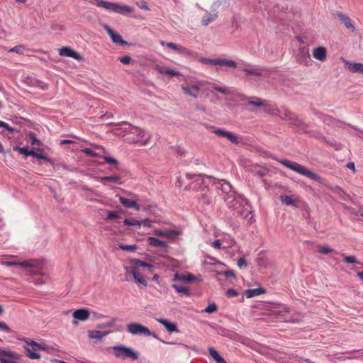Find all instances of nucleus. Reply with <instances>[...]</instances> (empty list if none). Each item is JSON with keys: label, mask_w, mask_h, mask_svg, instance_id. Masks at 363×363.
I'll return each mask as SVG.
<instances>
[{"label": "nucleus", "mask_w": 363, "mask_h": 363, "mask_svg": "<svg viewBox=\"0 0 363 363\" xmlns=\"http://www.w3.org/2000/svg\"><path fill=\"white\" fill-rule=\"evenodd\" d=\"M114 355L116 357L123 359L130 358L133 360H136L139 357V353L132 348L125 347L124 345H118L113 347Z\"/></svg>", "instance_id": "obj_6"}, {"label": "nucleus", "mask_w": 363, "mask_h": 363, "mask_svg": "<svg viewBox=\"0 0 363 363\" xmlns=\"http://www.w3.org/2000/svg\"><path fill=\"white\" fill-rule=\"evenodd\" d=\"M0 329L5 331L6 333H10V331H11V329L9 328V327L5 323L1 322V321H0Z\"/></svg>", "instance_id": "obj_64"}, {"label": "nucleus", "mask_w": 363, "mask_h": 363, "mask_svg": "<svg viewBox=\"0 0 363 363\" xmlns=\"http://www.w3.org/2000/svg\"><path fill=\"white\" fill-rule=\"evenodd\" d=\"M121 125H126L128 126V128H125V130L129 133L127 140L130 143H140L142 145H145L150 140V134L146 133L144 130L136 126H133L128 122H122Z\"/></svg>", "instance_id": "obj_3"}, {"label": "nucleus", "mask_w": 363, "mask_h": 363, "mask_svg": "<svg viewBox=\"0 0 363 363\" xmlns=\"http://www.w3.org/2000/svg\"><path fill=\"white\" fill-rule=\"evenodd\" d=\"M182 89L186 94H188L194 98H197L200 89L197 85H193L190 86H182Z\"/></svg>", "instance_id": "obj_20"}, {"label": "nucleus", "mask_w": 363, "mask_h": 363, "mask_svg": "<svg viewBox=\"0 0 363 363\" xmlns=\"http://www.w3.org/2000/svg\"><path fill=\"white\" fill-rule=\"evenodd\" d=\"M345 67L352 73H359L363 74V63L361 62H352L347 60H344Z\"/></svg>", "instance_id": "obj_14"}, {"label": "nucleus", "mask_w": 363, "mask_h": 363, "mask_svg": "<svg viewBox=\"0 0 363 363\" xmlns=\"http://www.w3.org/2000/svg\"><path fill=\"white\" fill-rule=\"evenodd\" d=\"M118 247L121 250L126 251H134L138 248V246L136 245L120 244Z\"/></svg>", "instance_id": "obj_42"}, {"label": "nucleus", "mask_w": 363, "mask_h": 363, "mask_svg": "<svg viewBox=\"0 0 363 363\" xmlns=\"http://www.w3.org/2000/svg\"><path fill=\"white\" fill-rule=\"evenodd\" d=\"M110 333L111 331L89 330L88 337L91 339H97L101 340Z\"/></svg>", "instance_id": "obj_22"}, {"label": "nucleus", "mask_w": 363, "mask_h": 363, "mask_svg": "<svg viewBox=\"0 0 363 363\" xmlns=\"http://www.w3.org/2000/svg\"><path fill=\"white\" fill-rule=\"evenodd\" d=\"M344 262L350 264H359L354 256H344Z\"/></svg>", "instance_id": "obj_51"}, {"label": "nucleus", "mask_w": 363, "mask_h": 363, "mask_svg": "<svg viewBox=\"0 0 363 363\" xmlns=\"http://www.w3.org/2000/svg\"><path fill=\"white\" fill-rule=\"evenodd\" d=\"M26 344L27 347H25L26 355L31 359H39L40 355L36 352L38 350H45V347L43 345H40L34 340H30L27 338L23 340Z\"/></svg>", "instance_id": "obj_5"}, {"label": "nucleus", "mask_w": 363, "mask_h": 363, "mask_svg": "<svg viewBox=\"0 0 363 363\" xmlns=\"http://www.w3.org/2000/svg\"><path fill=\"white\" fill-rule=\"evenodd\" d=\"M148 244L153 247H167V244L166 242L161 240L158 238L149 237L147 239Z\"/></svg>", "instance_id": "obj_29"}, {"label": "nucleus", "mask_w": 363, "mask_h": 363, "mask_svg": "<svg viewBox=\"0 0 363 363\" xmlns=\"http://www.w3.org/2000/svg\"><path fill=\"white\" fill-rule=\"evenodd\" d=\"M136 4L141 9H144V10H147V11L150 10V9L148 8V6L147 5V3L145 1H141L140 2H137Z\"/></svg>", "instance_id": "obj_62"}, {"label": "nucleus", "mask_w": 363, "mask_h": 363, "mask_svg": "<svg viewBox=\"0 0 363 363\" xmlns=\"http://www.w3.org/2000/svg\"><path fill=\"white\" fill-rule=\"evenodd\" d=\"M0 127H4L5 128L6 130H8L10 133H13L14 132L15 130V128L10 126L8 123L2 121H0Z\"/></svg>", "instance_id": "obj_59"}, {"label": "nucleus", "mask_w": 363, "mask_h": 363, "mask_svg": "<svg viewBox=\"0 0 363 363\" xmlns=\"http://www.w3.org/2000/svg\"><path fill=\"white\" fill-rule=\"evenodd\" d=\"M298 61L299 63H306L308 60L310 59V55L308 50H305L304 48L299 49L298 54Z\"/></svg>", "instance_id": "obj_31"}, {"label": "nucleus", "mask_w": 363, "mask_h": 363, "mask_svg": "<svg viewBox=\"0 0 363 363\" xmlns=\"http://www.w3.org/2000/svg\"><path fill=\"white\" fill-rule=\"evenodd\" d=\"M59 55L60 56L72 57L77 60L82 59V57L78 52L69 47H62L59 49Z\"/></svg>", "instance_id": "obj_12"}, {"label": "nucleus", "mask_w": 363, "mask_h": 363, "mask_svg": "<svg viewBox=\"0 0 363 363\" xmlns=\"http://www.w3.org/2000/svg\"><path fill=\"white\" fill-rule=\"evenodd\" d=\"M103 158L104 159L106 162L108 164H115V165L118 164V161L116 160V159H115L113 157L104 156Z\"/></svg>", "instance_id": "obj_57"}, {"label": "nucleus", "mask_w": 363, "mask_h": 363, "mask_svg": "<svg viewBox=\"0 0 363 363\" xmlns=\"http://www.w3.org/2000/svg\"><path fill=\"white\" fill-rule=\"evenodd\" d=\"M99 179L104 184L106 182L118 184H121V178L118 176H106L101 177Z\"/></svg>", "instance_id": "obj_33"}, {"label": "nucleus", "mask_w": 363, "mask_h": 363, "mask_svg": "<svg viewBox=\"0 0 363 363\" xmlns=\"http://www.w3.org/2000/svg\"><path fill=\"white\" fill-rule=\"evenodd\" d=\"M157 320L160 323H161L164 327H165V328L167 329V330L168 332H169V333L179 332V330L177 329V326L175 323L169 322L168 320L163 319V318H158V319H157Z\"/></svg>", "instance_id": "obj_17"}, {"label": "nucleus", "mask_w": 363, "mask_h": 363, "mask_svg": "<svg viewBox=\"0 0 363 363\" xmlns=\"http://www.w3.org/2000/svg\"><path fill=\"white\" fill-rule=\"evenodd\" d=\"M154 235L157 236H162V237H167V238H171L174 237L178 235V233L174 230H161V229H156L153 231Z\"/></svg>", "instance_id": "obj_26"}, {"label": "nucleus", "mask_w": 363, "mask_h": 363, "mask_svg": "<svg viewBox=\"0 0 363 363\" xmlns=\"http://www.w3.org/2000/svg\"><path fill=\"white\" fill-rule=\"evenodd\" d=\"M281 118L287 122L290 125H293L299 128H304V123L303 121L299 118L294 113L291 112L288 109H284L282 111Z\"/></svg>", "instance_id": "obj_9"}, {"label": "nucleus", "mask_w": 363, "mask_h": 363, "mask_svg": "<svg viewBox=\"0 0 363 363\" xmlns=\"http://www.w3.org/2000/svg\"><path fill=\"white\" fill-rule=\"evenodd\" d=\"M337 15L340 21L344 24L347 29H350L352 31L354 30V25L352 23L351 18L347 15L342 13H338Z\"/></svg>", "instance_id": "obj_15"}, {"label": "nucleus", "mask_w": 363, "mask_h": 363, "mask_svg": "<svg viewBox=\"0 0 363 363\" xmlns=\"http://www.w3.org/2000/svg\"><path fill=\"white\" fill-rule=\"evenodd\" d=\"M29 137H30V141L31 145H40V141L39 139H38L36 138V135H35V133H30L29 135Z\"/></svg>", "instance_id": "obj_49"}, {"label": "nucleus", "mask_w": 363, "mask_h": 363, "mask_svg": "<svg viewBox=\"0 0 363 363\" xmlns=\"http://www.w3.org/2000/svg\"><path fill=\"white\" fill-rule=\"evenodd\" d=\"M213 133H214L216 135H217L219 137L225 138L228 130H225L224 129H220V128H214L213 130Z\"/></svg>", "instance_id": "obj_48"}, {"label": "nucleus", "mask_w": 363, "mask_h": 363, "mask_svg": "<svg viewBox=\"0 0 363 363\" xmlns=\"http://www.w3.org/2000/svg\"><path fill=\"white\" fill-rule=\"evenodd\" d=\"M119 213H123V211H120L118 212H116V211L108 212V215H107V219L113 220V219L118 218Z\"/></svg>", "instance_id": "obj_53"}, {"label": "nucleus", "mask_w": 363, "mask_h": 363, "mask_svg": "<svg viewBox=\"0 0 363 363\" xmlns=\"http://www.w3.org/2000/svg\"><path fill=\"white\" fill-rule=\"evenodd\" d=\"M130 264L135 266V269H138L139 267H146L150 272H151L153 268L152 264L138 259H130Z\"/></svg>", "instance_id": "obj_27"}, {"label": "nucleus", "mask_w": 363, "mask_h": 363, "mask_svg": "<svg viewBox=\"0 0 363 363\" xmlns=\"http://www.w3.org/2000/svg\"><path fill=\"white\" fill-rule=\"evenodd\" d=\"M225 138L233 144H238L240 143L238 138L230 131H228Z\"/></svg>", "instance_id": "obj_41"}, {"label": "nucleus", "mask_w": 363, "mask_h": 363, "mask_svg": "<svg viewBox=\"0 0 363 363\" xmlns=\"http://www.w3.org/2000/svg\"><path fill=\"white\" fill-rule=\"evenodd\" d=\"M7 356L9 357H14V353L10 351L0 349V357Z\"/></svg>", "instance_id": "obj_60"}, {"label": "nucleus", "mask_w": 363, "mask_h": 363, "mask_svg": "<svg viewBox=\"0 0 363 363\" xmlns=\"http://www.w3.org/2000/svg\"><path fill=\"white\" fill-rule=\"evenodd\" d=\"M247 104L249 105L255 106H267V104L265 102H255L253 99L250 98V99L248 100Z\"/></svg>", "instance_id": "obj_55"}, {"label": "nucleus", "mask_w": 363, "mask_h": 363, "mask_svg": "<svg viewBox=\"0 0 363 363\" xmlns=\"http://www.w3.org/2000/svg\"><path fill=\"white\" fill-rule=\"evenodd\" d=\"M160 44L162 45H166L167 47H168L169 48H171L174 50H176L177 52H179L181 53H186L188 50L186 48H185L184 47H182L181 45H178L174 43H165L164 41H161L160 42Z\"/></svg>", "instance_id": "obj_30"}, {"label": "nucleus", "mask_w": 363, "mask_h": 363, "mask_svg": "<svg viewBox=\"0 0 363 363\" xmlns=\"http://www.w3.org/2000/svg\"><path fill=\"white\" fill-rule=\"evenodd\" d=\"M265 292L266 290L264 288L259 287L257 289H250L246 290L245 291V295L246 296L247 298H250L255 297L256 296L264 294H265Z\"/></svg>", "instance_id": "obj_21"}, {"label": "nucleus", "mask_w": 363, "mask_h": 363, "mask_svg": "<svg viewBox=\"0 0 363 363\" xmlns=\"http://www.w3.org/2000/svg\"><path fill=\"white\" fill-rule=\"evenodd\" d=\"M213 89L216 90V91H218V92L222 93L223 94H229L230 93V91L228 88L218 86L217 85H213Z\"/></svg>", "instance_id": "obj_44"}, {"label": "nucleus", "mask_w": 363, "mask_h": 363, "mask_svg": "<svg viewBox=\"0 0 363 363\" xmlns=\"http://www.w3.org/2000/svg\"><path fill=\"white\" fill-rule=\"evenodd\" d=\"M327 51L324 47H318L313 50V56L315 59L323 62L326 59Z\"/></svg>", "instance_id": "obj_16"}, {"label": "nucleus", "mask_w": 363, "mask_h": 363, "mask_svg": "<svg viewBox=\"0 0 363 363\" xmlns=\"http://www.w3.org/2000/svg\"><path fill=\"white\" fill-rule=\"evenodd\" d=\"M254 167H255V169H252L251 172L255 175H257L260 178H263L268 173V170L267 169H265V168L264 169H257V166H255Z\"/></svg>", "instance_id": "obj_38"}, {"label": "nucleus", "mask_w": 363, "mask_h": 363, "mask_svg": "<svg viewBox=\"0 0 363 363\" xmlns=\"http://www.w3.org/2000/svg\"><path fill=\"white\" fill-rule=\"evenodd\" d=\"M155 69L161 74H166L172 77H178L180 75V73L178 71L170 69H165L164 67L160 66L158 65H155Z\"/></svg>", "instance_id": "obj_18"}, {"label": "nucleus", "mask_w": 363, "mask_h": 363, "mask_svg": "<svg viewBox=\"0 0 363 363\" xmlns=\"http://www.w3.org/2000/svg\"><path fill=\"white\" fill-rule=\"evenodd\" d=\"M172 287L178 292L181 294H184L186 296L190 295L189 289L186 287L178 285V284H173Z\"/></svg>", "instance_id": "obj_37"}, {"label": "nucleus", "mask_w": 363, "mask_h": 363, "mask_svg": "<svg viewBox=\"0 0 363 363\" xmlns=\"http://www.w3.org/2000/svg\"><path fill=\"white\" fill-rule=\"evenodd\" d=\"M120 202L125 207V208H133L135 210L138 211L140 209V206L133 200H130L123 196H120L119 198Z\"/></svg>", "instance_id": "obj_23"}, {"label": "nucleus", "mask_w": 363, "mask_h": 363, "mask_svg": "<svg viewBox=\"0 0 363 363\" xmlns=\"http://www.w3.org/2000/svg\"><path fill=\"white\" fill-rule=\"evenodd\" d=\"M279 162L284 166L294 170V172L306 176L311 179L315 180L318 182L326 186L329 189H330L333 193L342 196V194H345V192L339 186H329L327 184V181L325 179L320 177L318 174L311 172L298 163L288 160H281L279 161Z\"/></svg>", "instance_id": "obj_2"}, {"label": "nucleus", "mask_w": 363, "mask_h": 363, "mask_svg": "<svg viewBox=\"0 0 363 363\" xmlns=\"http://www.w3.org/2000/svg\"><path fill=\"white\" fill-rule=\"evenodd\" d=\"M17 266H21L23 267H33L34 264L33 262L24 261V262H18Z\"/></svg>", "instance_id": "obj_61"}, {"label": "nucleus", "mask_w": 363, "mask_h": 363, "mask_svg": "<svg viewBox=\"0 0 363 363\" xmlns=\"http://www.w3.org/2000/svg\"><path fill=\"white\" fill-rule=\"evenodd\" d=\"M174 281H195L197 280V278L192 275L191 274H187L186 275L176 273L174 274Z\"/></svg>", "instance_id": "obj_24"}, {"label": "nucleus", "mask_w": 363, "mask_h": 363, "mask_svg": "<svg viewBox=\"0 0 363 363\" xmlns=\"http://www.w3.org/2000/svg\"><path fill=\"white\" fill-rule=\"evenodd\" d=\"M226 296L228 298L236 297L238 296V292L233 289H229L226 291Z\"/></svg>", "instance_id": "obj_56"}, {"label": "nucleus", "mask_w": 363, "mask_h": 363, "mask_svg": "<svg viewBox=\"0 0 363 363\" xmlns=\"http://www.w3.org/2000/svg\"><path fill=\"white\" fill-rule=\"evenodd\" d=\"M104 28L114 43H118L121 45H128V42L123 40L121 36L118 33H115L108 26L105 25Z\"/></svg>", "instance_id": "obj_13"}, {"label": "nucleus", "mask_w": 363, "mask_h": 363, "mask_svg": "<svg viewBox=\"0 0 363 363\" xmlns=\"http://www.w3.org/2000/svg\"><path fill=\"white\" fill-rule=\"evenodd\" d=\"M127 331L132 335H144L145 336H152L157 338L155 333H152L150 330L140 323H132L127 325Z\"/></svg>", "instance_id": "obj_7"}, {"label": "nucleus", "mask_w": 363, "mask_h": 363, "mask_svg": "<svg viewBox=\"0 0 363 363\" xmlns=\"http://www.w3.org/2000/svg\"><path fill=\"white\" fill-rule=\"evenodd\" d=\"M118 60L124 65H128L130 63L131 58L128 55H125L123 57H119Z\"/></svg>", "instance_id": "obj_58"}, {"label": "nucleus", "mask_w": 363, "mask_h": 363, "mask_svg": "<svg viewBox=\"0 0 363 363\" xmlns=\"http://www.w3.org/2000/svg\"><path fill=\"white\" fill-rule=\"evenodd\" d=\"M218 18V12H216L211 9V12L203 16L201 19V23L203 26H208L210 23L214 21Z\"/></svg>", "instance_id": "obj_19"}, {"label": "nucleus", "mask_w": 363, "mask_h": 363, "mask_svg": "<svg viewBox=\"0 0 363 363\" xmlns=\"http://www.w3.org/2000/svg\"><path fill=\"white\" fill-rule=\"evenodd\" d=\"M82 152L86 154V155L91 156L94 157H99V154L95 152L94 150L89 148H84L81 150Z\"/></svg>", "instance_id": "obj_46"}, {"label": "nucleus", "mask_w": 363, "mask_h": 363, "mask_svg": "<svg viewBox=\"0 0 363 363\" xmlns=\"http://www.w3.org/2000/svg\"><path fill=\"white\" fill-rule=\"evenodd\" d=\"M33 85L40 87L43 90H47L48 89V84L39 80H35Z\"/></svg>", "instance_id": "obj_50"}, {"label": "nucleus", "mask_w": 363, "mask_h": 363, "mask_svg": "<svg viewBox=\"0 0 363 363\" xmlns=\"http://www.w3.org/2000/svg\"><path fill=\"white\" fill-rule=\"evenodd\" d=\"M134 281L138 284H141L143 286H147V283L146 279L143 276L139 269H136L135 275L133 276L132 281Z\"/></svg>", "instance_id": "obj_28"}, {"label": "nucleus", "mask_w": 363, "mask_h": 363, "mask_svg": "<svg viewBox=\"0 0 363 363\" xmlns=\"http://www.w3.org/2000/svg\"><path fill=\"white\" fill-rule=\"evenodd\" d=\"M286 308L284 306H279L277 307V309L274 311V313L277 314L279 316H284L285 313H287Z\"/></svg>", "instance_id": "obj_45"}, {"label": "nucleus", "mask_w": 363, "mask_h": 363, "mask_svg": "<svg viewBox=\"0 0 363 363\" xmlns=\"http://www.w3.org/2000/svg\"><path fill=\"white\" fill-rule=\"evenodd\" d=\"M124 269L125 271V280L128 281H132V278L133 275H135L136 269L135 266L131 264L130 266L125 267Z\"/></svg>", "instance_id": "obj_32"}, {"label": "nucleus", "mask_w": 363, "mask_h": 363, "mask_svg": "<svg viewBox=\"0 0 363 363\" xmlns=\"http://www.w3.org/2000/svg\"><path fill=\"white\" fill-rule=\"evenodd\" d=\"M209 354L218 363H227L226 361L213 347L208 349Z\"/></svg>", "instance_id": "obj_34"}, {"label": "nucleus", "mask_w": 363, "mask_h": 363, "mask_svg": "<svg viewBox=\"0 0 363 363\" xmlns=\"http://www.w3.org/2000/svg\"><path fill=\"white\" fill-rule=\"evenodd\" d=\"M217 188L220 189L222 191L221 196L226 202L228 206L241 213V209L244 208L245 205L247 204V201L241 195L237 194L233 191L231 184L226 181H223V183L220 184V186H217Z\"/></svg>", "instance_id": "obj_1"}, {"label": "nucleus", "mask_w": 363, "mask_h": 363, "mask_svg": "<svg viewBox=\"0 0 363 363\" xmlns=\"http://www.w3.org/2000/svg\"><path fill=\"white\" fill-rule=\"evenodd\" d=\"M241 70L243 71L246 75L260 77L262 74V72L267 70V69L265 67H256L255 69L242 68Z\"/></svg>", "instance_id": "obj_25"}, {"label": "nucleus", "mask_w": 363, "mask_h": 363, "mask_svg": "<svg viewBox=\"0 0 363 363\" xmlns=\"http://www.w3.org/2000/svg\"><path fill=\"white\" fill-rule=\"evenodd\" d=\"M116 322V318H112L111 320L104 323H100L96 325V328L99 329H104L106 328H111L113 327Z\"/></svg>", "instance_id": "obj_39"}, {"label": "nucleus", "mask_w": 363, "mask_h": 363, "mask_svg": "<svg viewBox=\"0 0 363 363\" xmlns=\"http://www.w3.org/2000/svg\"><path fill=\"white\" fill-rule=\"evenodd\" d=\"M318 252L323 255H327L333 251V250L328 245L320 247L318 250Z\"/></svg>", "instance_id": "obj_47"}, {"label": "nucleus", "mask_w": 363, "mask_h": 363, "mask_svg": "<svg viewBox=\"0 0 363 363\" xmlns=\"http://www.w3.org/2000/svg\"><path fill=\"white\" fill-rule=\"evenodd\" d=\"M90 3L114 13L126 15L133 12L134 9L125 4L109 2L104 0H89Z\"/></svg>", "instance_id": "obj_4"}, {"label": "nucleus", "mask_w": 363, "mask_h": 363, "mask_svg": "<svg viewBox=\"0 0 363 363\" xmlns=\"http://www.w3.org/2000/svg\"><path fill=\"white\" fill-rule=\"evenodd\" d=\"M247 104L249 105L255 106H267V104L265 102H255L253 99L250 98V99L248 100Z\"/></svg>", "instance_id": "obj_54"}, {"label": "nucleus", "mask_w": 363, "mask_h": 363, "mask_svg": "<svg viewBox=\"0 0 363 363\" xmlns=\"http://www.w3.org/2000/svg\"><path fill=\"white\" fill-rule=\"evenodd\" d=\"M90 312L86 308H79L73 313V323L77 325L78 320L84 321L89 318Z\"/></svg>", "instance_id": "obj_11"}, {"label": "nucleus", "mask_w": 363, "mask_h": 363, "mask_svg": "<svg viewBox=\"0 0 363 363\" xmlns=\"http://www.w3.org/2000/svg\"><path fill=\"white\" fill-rule=\"evenodd\" d=\"M199 61L206 65L227 66V67H233V68H236L238 67L237 62H235L234 60L224 59V58L210 59V58L202 57L199 60Z\"/></svg>", "instance_id": "obj_8"}, {"label": "nucleus", "mask_w": 363, "mask_h": 363, "mask_svg": "<svg viewBox=\"0 0 363 363\" xmlns=\"http://www.w3.org/2000/svg\"><path fill=\"white\" fill-rule=\"evenodd\" d=\"M218 307L216 303L209 304L203 311V313H212L217 311Z\"/></svg>", "instance_id": "obj_43"}, {"label": "nucleus", "mask_w": 363, "mask_h": 363, "mask_svg": "<svg viewBox=\"0 0 363 363\" xmlns=\"http://www.w3.org/2000/svg\"><path fill=\"white\" fill-rule=\"evenodd\" d=\"M14 150H18L21 154L25 155L26 157L28 156V151L27 147H20L18 146L13 147Z\"/></svg>", "instance_id": "obj_52"}, {"label": "nucleus", "mask_w": 363, "mask_h": 363, "mask_svg": "<svg viewBox=\"0 0 363 363\" xmlns=\"http://www.w3.org/2000/svg\"><path fill=\"white\" fill-rule=\"evenodd\" d=\"M22 45H18L15 46L9 50V52H16V53H21V50H23Z\"/></svg>", "instance_id": "obj_63"}, {"label": "nucleus", "mask_w": 363, "mask_h": 363, "mask_svg": "<svg viewBox=\"0 0 363 363\" xmlns=\"http://www.w3.org/2000/svg\"><path fill=\"white\" fill-rule=\"evenodd\" d=\"M226 4L227 0H216L213 3L211 6V9H213V11L216 12H218L217 10L220 8L225 7Z\"/></svg>", "instance_id": "obj_35"}, {"label": "nucleus", "mask_w": 363, "mask_h": 363, "mask_svg": "<svg viewBox=\"0 0 363 363\" xmlns=\"http://www.w3.org/2000/svg\"><path fill=\"white\" fill-rule=\"evenodd\" d=\"M280 199L282 203H286L287 206H293L295 205V201L293 200L291 196H281Z\"/></svg>", "instance_id": "obj_40"}, {"label": "nucleus", "mask_w": 363, "mask_h": 363, "mask_svg": "<svg viewBox=\"0 0 363 363\" xmlns=\"http://www.w3.org/2000/svg\"><path fill=\"white\" fill-rule=\"evenodd\" d=\"M124 225H128V226H138V228H140L142 225V221L136 219H128L125 218L123 221Z\"/></svg>", "instance_id": "obj_36"}, {"label": "nucleus", "mask_w": 363, "mask_h": 363, "mask_svg": "<svg viewBox=\"0 0 363 363\" xmlns=\"http://www.w3.org/2000/svg\"><path fill=\"white\" fill-rule=\"evenodd\" d=\"M209 325L216 330V333L223 337H226L230 340L235 341H240L241 336L233 330H228L223 327H221L216 323H211Z\"/></svg>", "instance_id": "obj_10"}]
</instances>
